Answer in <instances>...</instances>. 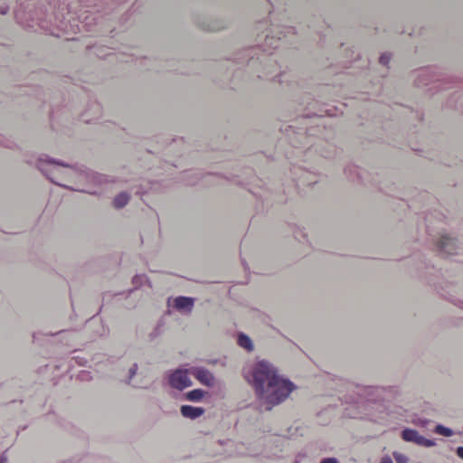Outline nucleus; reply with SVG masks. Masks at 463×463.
<instances>
[{
    "label": "nucleus",
    "mask_w": 463,
    "mask_h": 463,
    "mask_svg": "<svg viewBox=\"0 0 463 463\" xmlns=\"http://www.w3.org/2000/svg\"><path fill=\"white\" fill-rule=\"evenodd\" d=\"M242 374L254 390L259 411H270L284 402L295 388L289 380L281 377L276 367L266 360L244 367Z\"/></svg>",
    "instance_id": "nucleus-1"
},
{
    "label": "nucleus",
    "mask_w": 463,
    "mask_h": 463,
    "mask_svg": "<svg viewBox=\"0 0 463 463\" xmlns=\"http://www.w3.org/2000/svg\"><path fill=\"white\" fill-rule=\"evenodd\" d=\"M30 165L35 167L52 184L64 187L71 191H79L98 196V191L73 188L62 184L60 181H74L76 184L87 186H99L108 182L105 175L93 172L84 165H69L62 161L56 160L47 155H41L36 159L28 158L24 160Z\"/></svg>",
    "instance_id": "nucleus-2"
},
{
    "label": "nucleus",
    "mask_w": 463,
    "mask_h": 463,
    "mask_svg": "<svg viewBox=\"0 0 463 463\" xmlns=\"http://www.w3.org/2000/svg\"><path fill=\"white\" fill-rule=\"evenodd\" d=\"M260 44L238 51L233 56V61L241 67H246L250 72L258 73V78H268L277 70V61L271 53Z\"/></svg>",
    "instance_id": "nucleus-3"
},
{
    "label": "nucleus",
    "mask_w": 463,
    "mask_h": 463,
    "mask_svg": "<svg viewBox=\"0 0 463 463\" xmlns=\"http://www.w3.org/2000/svg\"><path fill=\"white\" fill-rule=\"evenodd\" d=\"M419 270L422 272L427 283L433 287L441 298L463 310V300L453 295V283L440 278L439 270L433 264L426 260H422L419 266Z\"/></svg>",
    "instance_id": "nucleus-4"
},
{
    "label": "nucleus",
    "mask_w": 463,
    "mask_h": 463,
    "mask_svg": "<svg viewBox=\"0 0 463 463\" xmlns=\"http://www.w3.org/2000/svg\"><path fill=\"white\" fill-rule=\"evenodd\" d=\"M417 75L414 79V84L418 88L432 84L430 90H436L449 88L448 85L453 82V80L447 76L438 74L433 68H422L417 71Z\"/></svg>",
    "instance_id": "nucleus-5"
},
{
    "label": "nucleus",
    "mask_w": 463,
    "mask_h": 463,
    "mask_svg": "<svg viewBox=\"0 0 463 463\" xmlns=\"http://www.w3.org/2000/svg\"><path fill=\"white\" fill-rule=\"evenodd\" d=\"M231 22L223 17H203L196 21V25L204 32L217 33L227 29Z\"/></svg>",
    "instance_id": "nucleus-6"
},
{
    "label": "nucleus",
    "mask_w": 463,
    "mask_h": 463,
    "mask_svg": "<svg viewBox=\"0 0 463 463\" xmlns=\"http://www.w3.org/2000/svg\"><path fill=\"white\" fill-rule=\"evenodd\" d=\"M190 374L188 369H177L174 371L168 378L169 384L177 390H184L193 385V382L188 377Z\"/></svg>",
    "instance_id": "nucleus-7"
},
{
    "label": "nucleus",
    "mask_w": 463,
    "mask_h": 463,
    "mask_svg": "<svg viewBox=\"0 0 463 463\" xmlns=\"http://www.w3.org/2000/svg\"><path fill=\"white\" fill-rule=\"evenodd\" d=\"M401 438L406 442H411L425 448H431L436 445L435 440L426 439L420 435L416 430L410 428H405L401 431Z\"/></svg>",
    "instance_id": "nucleus-8"
},
{
    "label": "nucleus",
    "mask_w": 463,
    "mask_h": 463,
    "mask_svg": "<svg viewBox=\"0 0 463 463\" xmlns=\"http://www.w3.org/2000/svg\"><path fill=\"white\" fill-rule=\"evenodd\" d=\"M436 250L443 257L453 255L458 249L457 240L449 235H442L435 242Z\"/></svg>",
    "instance_id": "nucleus-9"
},
{
    "label": "nucleus",
    "mask_w": 463,
    "mask_h": 463,
    "mask_svg": "<svg viewBox=\"0 0 463 463\" xmlns=\"http://www.w3.org/2000/svg\"><path fill=\"white\" fill-rule=\"evenodd\" d=\"M190 374L197 379L202 384L213 387L215 384L214 375L206 368L192 366L189 368Z\"/></svg>",
    "instance_id": "nucleus-10"
},
{
    "label": "nucleus",
    "mask_w": 463,
    "mask_h": 463,
    "mask_svg": "<svg viewBox=\"0 0 463 463\" xmlns=\"http://www.w3.org/2000/svg\"><path fill=\"white\" fill-rule=\"evenodd\" d=\"M344 174L348 180L354 183L365 184L368 173L354 165H347L344 169Z\"/></svg>",
    "instance_id": "nucleus-11"
},
{
    "label": "nucleus",
    "mask_w": 463,
    "mask_h": 463,
    "mask_svg": "<svg viewBox=\"0 0 463 463\" xmlns=\"http://www.w3.org/2000/svg\"><path fill=\"white\" fill-rule=\"evenodd\" d=\"M102 114V107L98 101H90L86 110L80 115L81 120L90 123L100 118Z\"/></svg>",
    "instance_id": "nucleus-12"
},
{
    "label": "nucleus",
    "mask_w": 463,
    "mask_h": 463,
    "mask_svg": "<svg viewBox=\"0 0 463 463\" xmlns=\"http://www.w3.org/2000/svg\"><path fill=\"white\" fill-rule=\"evenodd\" d=\"M194 299L190 297H177L174 300V307L182 313H190L194 307Z\"/></svg>",
    "instance_id": "nucleus-13"
},
{
    "label": "nucleus",
    "mask_w": 463,
    "mask_h": 463,
    "mask_svg": "<svg viewBox=\"0 0 463 463\" xmlns=\"http://www.w3.org/2000/svg\"><path fill=\"white\" fill-rule=\"evenodd\" d=\"M180 412L183 417L188 418L191 420H195L201 417L205 410L202 407H194L192 405H182L180 408Z\"/></svg>",
    "instance_id": "nucleus-14"
},
{
    "label": "nucleus",
    "mask_w": 463,
    "mask_h": 463,
    "mask_svg": "<svg viewBox=\"0 0 463 463\" xmlns=\"http://www.w3.org/2000/svg\"><path fill=\"white\" fill-rule=\"evenodd\" d=\"M383 387L367 386L364 390V395L372 402H378L383 399Z\"/></svg>",
    "instance_id": "nucleus-15"
},
{
    "label": "nucleus",
    "mask_w": 463,
    "mask_h": 463,
    "mask_svg": "<svg viewBox=\"0 0 463 463\" xmlns=\"http://www.w3.org/2000/svg\"><path fill=\"white\" fill-rule=\"evenodd\" d=\"M236 340L238 345L245 349L247 352H251L254 349L251 339L243 332H238L236 335Z\"/></svg>",
    "instance_id": "nucleus-16"
},
{
    "label": "nucleus",
    "mask_w": 463,
    "mask_h": 463,
    "mask_svg": "<svg viewBox=\"0 0 463 463\" xmlns=\"http://www.w3.org/2000/svg\"><path fill=\"white\" fill-rule=\"evenodd\" d=\"M270 33H267L264 37V45L270 49H277L279 47V43L282 40V32H279L276 35H271Z\"/></svg>",
    "instance_id": "nucleus-17"
},
{
    "label": "nucleus",
    "mask_w": 463,
    "mask_h": 463,
    "mask_svg": "<svg viewBox=\"0 0 463 463\" xmlns=\"http://www.w3.org/2000/svg\"><path fill=\"white\" fill-rule=\"evenodd\" d=\"M130 200V194L127 192H121L118 195L115 196L112 202V205L115 209H122L124 208Z\"/></svg>",
    "instance_id": "nucleus-18"
},
{
    "label": "nucleus",
    "mask_w": 463,
    "mask_h": 463,
    "mask_svg": "<svg viewBox=\"0 0 463 463\" xmlns=\"http://www.w3.org/2000/svg\"><path fill=\"white\" fill-rule=\"evenodd\" d=\"M132 283L135 285V288L128 291L127 297H129L134 290L139 288L143 284H147L149 288H152L149 279L144 274L134 276L132 279Z\"/></svg>",
    "instance_id": "nucleus-19"
},
{
    "label": "nucleus",
    "mask_w": 463,
    "mask_h": 463,
    "mask_svg": "<svg viewBox=\"0 0 463 463\" xmlns=\"http://www.w3.org/2000/svg\"><path fill=\"white\" fill-rule=\"evenodd\" d=\"M207 394V392L202 390V389H194L192 391H189L184 393L185 400L194 402H201L203 397Z\"/></svg>",
    "instance_id": "nucleus-20"
},
{
    "label": "nucleus",
    "mask_w": 463,
    "mask_h": 463,
    "mask_svg": "<svg viewBox=\"0 0 463 463\" xmlns=\"http://www.w3.org/2000/svg\"><path fill=\"white\" fill-rule=\"evenodd\" d=\"M302 174L299 175V179L304 185H312L317 183V179L314 173L309 171L301 170Z\"/></svg>",
    "instance_id": "nucleus-21"
},
{
    "label": "nucleus",
    "mask_w": 463,
    "mask_h": 463,
    "mask_svg": "<svg viewBox=\"0 0 463 463\" xmlns=\"http://www.w3.org/2000/svg\"><path fill=\"white\" fill-rule=\"evenodd\" d=\"M434 432L438 435L444 436V437H451L454 432L451 429L442 425V424H437Z\"/></svg>",
    "instance_id": "nucleus-22"
},
{
    "label": "nucleus",
    "mask_w": 463,
    "mask_h": 463,
    "mask_svg": "<svg viewBox=\"0 0 463 463\" xmlns=\"http://www.w3.org/2000/svg\"><path fill=\"white\" fill-rule=\"evenodd\" d=\"M163 322H159L154 329L148 334V340L153 342L163 334Z\"/></svg>",
    "instance_id": "nucleus-23"
},
{
    "label": "nucleus",
    "mask_w": 463,
    "mask_h": 463,
    "mask_svg": "<svg viewBox=\"0 0 463 463\" xmlns=\"http://www.w3.org/2000/svg\"><path fill=\"white\" fill-rule=\"evenodd\" d=\"M201 174L200 173H192V174H186L184 180L188 185H194L197 184V182L201 179Z\"/></svg>",
    "instance_id": "nucleus-24"
},
{
    "label": "nucleus",
    "mask_w": 463,
    "mask_h": 463,
    "mask_svg": "<svg viewBox=\"0 0 463 463\" xmlns=\"http://www.w3.org/2000/svg\"><path fill=\"white\" fill-rule=\"evenodd\" d=\"M137 370H138V365L137 364H133L131 365V367L128 369V375L127 377V379L125 380V383L128 385L131 384V381L132 379L136 376L137 373Z\"/></svg>",
    "instance_id": "nucleus-25"
},
{
    "label": "nucleus",
    "mask_w": 463,
    "mask_h": 463,
    "mask_svg": "<svg viewBox=\"0 0 463 463\" xmlns=\"http://www.w3.org/2000/svg\"><path fill=\"white\" fill-rule=\"evenodd\" d=\"M392 456H393V458L396 461V463H408L409 462V458L400 452L395 451L392 453Z\"/></svg>",
    "instance_id": "nucleus-26"
},
{
    "label": "nucleus",
    "mask_w": 463,
    "mask_h": 463,
    "mask_svg": "<svg viewBox=\"0 0 463 463\" xmlns=\"http://www.w3.org/2000/svg\"><path fill=\"white\" fill-rule=\"evenodd\" d=\"M374 184L376 185H378V188L381 192L384 193L385 194H389L391 195L392 193L394 191V189L392 187V186H389L387 184H378L376 181H374Z\"/></svg>",
    "instance_id": "nucleus-27"
},
{
    "label": "nucleus",
    "mask_w": 463,
    "mask_h": 463,
    "mask_svg": "<svg viewBox=\"0 0 463 463\" xmlns=\"http://www.w3.org/2000/svg\"><path fill=\"white\" fill-rule=\"evenodd\" d=\"M96 334L98 336L107 335L109 334V328L100 322L98 326V329L96 330Z\"/></svg>",
    "instance_id": "nucleus-28"
},
{
    "label": "nucleus",
    "mask_w": 463,
    "mask_h": 463,
    "mask_svg": "<svg viewBox=\"0 0 463 463\" xmlns=\"http://www.w3.org/2000/svg\"><path fill=\"white\" fill-rule=\"evenodd\" d=\"M391 60V54L390 53H383L379 58V62L382 65H387Z\"/></svg>",
    "instance_id": "nucleus-29"
},
{
    "label": "nucleus",
    "mask_w": 463,
    "mask_h": 463,
    "mask_svg": "<svg viewBox=\"0 0 463 463\" xmlns=\"http://www.w3.org/2000/svg\"><path fill=\"white\" fill-rule=\"evenodd\" d=\"M0 146L7 148H13L14 143L0 135Z\"/></svg>",
    "instance_id": "nucleus-30"
},
{
    "label": "nucleus",
    "mask_w": 463,
    "mask_h": 463,
    "mask_svg": "<svg viewBox=\"0 0 463 463\" xmlns=\"http://www.w3.org/2000/svg\"><path fill=\"white\" fill-rule=\"evenodd\" d=\"M78 377L81 381H90V380H91L90 373V372H87V371H81L79 373Z\"/></svg>",
    "instance_id": "nucleus-31"
},
{
    "label": "nucleus",
    "mask_w": 463,
    "mask_h": 463,
    "mask_svg": "<svg viewBox=\"0 0 463 463\" xmlns=\"http://www.w3.org/2000/svg\"><path fill=\"white\" fill-rule=\"evenodd\" d=\"M458 97L457 93H453L452 96L448 99L447 106L449 108H454L456 106L455 100Z\"/></svg>",
    "instance_id": "nucleus-32"
},
{
    "label": "nucleus",
    "mask_w": 463,
    "mask_h": 463,
    "mask_svg": "<svg viewBox=\"0 0 463 463\" xmlns=\"http://www.w3.org/2000/svg\"><path fill=\"white\" fill-rule=\"evenodd\" d=\"M320 463H339L335 458H322Z\"/></svg>",
    "instance_id": "nucleus-33"
},
{
    "label": "nucleus",
    "mask_w": 463,
    "mask_h": 463,
    "mask_svg": "<svg viewBox=\"0 0 463 463\" xmlns=\"http://www.w3.org/2000/svg\"><path fill=\"white\" fill-rule=\"evenodd\" d=\"M294 236H295V238H296L297 240H298L299 241H301L300 237H301V238H303V239H305V237H306V233H305L304 232H302V231H298V232H295V233H294Z\"/></svg>",
    "instance_id": "nucleus-34"
},
{
    "label": "nucleus",
    "mask_w": 463,
    "mask_h": 463,
    "mask_svg": "<svg viewBox=\"0 0 463 463\" xmlns=\"http://www.w3.org/2000/svg\"><path fill=\"white\" fill-rule=\"evenodd\" d=\"M456 454L458 457L463 459V447H458L456 449Z\"/></svg>",
    "instance_id": "nucleus-35"
},
{
    "label": "nucleus",
    "mask_w": 463,
    "mask_h": 463,
    "mask_svg": "<svg viewBox=\"0 0 463 463\" xmlns=\"http://www.w3.org/2000/svg\"><path fill=\"white\" fill-rule=\"evenodd\" d=\"M6 462H7V456H6L5 451L0 456V463H6Z\"/></svg>",
    "instance_id": "nucleus-36"
},
{
    "label": "nucleus",
    "mask_w": 463,
    "mask_h": 463,
    "mask_svg": "<svg viewBox=\"0 0 463 463\" xmlns=\"http://www.w3.org/2000/svg\"><path fill=\"white\" fill-rule=\"evenodd\" d=\"M429 423V420H419V422L417 423L418 425H420L421 427H425L427 426V424Z\"/></svg>",
    "instance_id": "nucleus-37"
},
{
    "label": "nucleus",
    "mask_w": 463,
    "mask_h": 463,
    "mask_svg": "<svg viewBox=\"0 0 463 463\" xmlns=\"http://www.w3.org/2000/svg\"><path fill=\"white\" fill-rule=\"evenodd\" d=\"M380 463H392V460L389 457H384V458H382Z\"/></svg>",
    "instance_id": "nucleus-38"
},
{
    "label": "nucleus",
    "mask_w": 463,
    "mask_h": 463,
    "mask_svg": "<svg viewBox=\"0 0 463 463\" xmlns=\"http://www.w3.org/2000/svg\"><path fill=\"white\" fill-rule=\"evenodd\" d=\"M7 10H8V8H7V7H5V8H4V7H1V9H0V13H1L2 14H5L7 13Z\"/></svg>",
    "instance_id": "nucleus-39"
},
{
    "label": "nucleus",
    "mask_w": 463,
    "mask_h": 463,
    "mask_svg": "<svg viewBox=\"0 0 463 463\" xmlns=\"http://www.w3.org/2000/svg\"><path fill=\"white\" fill-rule=\"evenodd\" d=\"M281 76V73L277 74L273 79L279 78Z\"/></svg>",
    "instance_id": "nucleus-40"
},
{
    "label": "nucleus",
    "mask_w": 463,
    "mask_h": 463,
    "mask_svg": "<svg viewBox=\"0 0 463 463\" xmlns=\"http://www.w3.org/2000/svg\"><path fill=\"white\" fill-rule=\"evenodd\" d=\"M218 442L220 443V445L223 444V442L222 440H219Z\"/></svg>",
    "instance_id": "nucleus-41"
}]
</instances>
